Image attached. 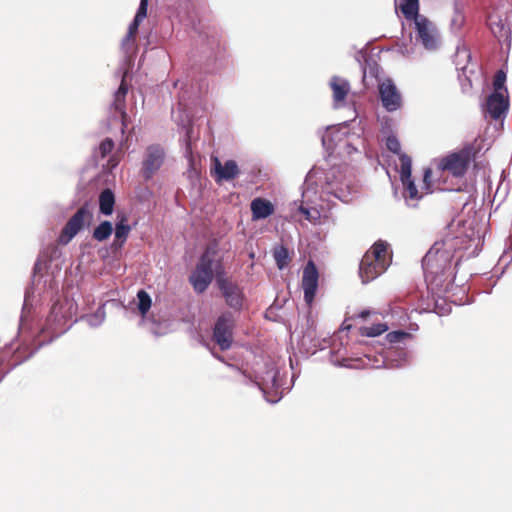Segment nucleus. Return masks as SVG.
Instances as JSON below:
<instances>
[{
  "instance_id": "nucleus-1",
  "label": "nucleus",
  "mask_w": 512,
  "mask_h": 512,
  "mask_svg": "<svg viewBox=\"0 0 512 512\" xmlns=\"http://www.w3.org/2000/svg\"><path fill=\"white\" fill-rule=\"evenodd\" d=\"M458 239L446 237L436 241L422 259L426 280L438 287H448L454 281L452 261L457 249Z\"/></svg>"
},
{
  "instance_id": "nucleus-2",
  "label": "nucleus",
  "mask_w": 512,
  "mask_h": 512,
  "mask_svg": "<svg viewBox=\"0 0 512 512\" xmlns=\"http://www.w3.org/2000/svg\"><path fill=\"white\" fill-rule=\"evenodd\" d=\"M388 245L378 240L364 254L360 262L359 275L363 283H368L386 271L390 264Z\"/></svg>"
},
{
  "instance_id": "nucleus-3",
  "label": "nucleus",
  "mask_w": 512,
  "mask_h": 512,
  "mask_svg": "<svg viewBox=\"0 0 512 512\" xmlns=\"http://www.w3.org/2000/svg\"><path fill=\"white\" fill-rule=\"evenodd\" d=\"M475 157V149L468 145L459 151L449 153L440 158L437 163V169L448 172L455 178H462L468 171V168Z\"/></svg>"
},
{
  "instance_id": "nucleus-4",
  "label": "nucleus",
  "mask_w": 512,
  "mask_h": 512,
  "mask_svg": "<svg viewBox=\"0 0 512 512\" xmlns=\"http://www.w3.org/2000/svg\"><path fill=\"white\" fill-rule=\"evenodd\" d=\"M214 255L215 251L207 248L189 277V281L197 293L206 291L213 280Z\"/></svg>"
},
{
  "instance_id": "nucleus-5",
  "label": "nucleus",
  "mask_w": 512,
  "mask_h": 512,
  "mask_svg": "<svg viewBox=\"0 0 512 512\" xmlns=\"http://www.w3.org/2000/svg\"><path fill=\"white\" fill-rule=\"evenodd\" d=\"M92 218L93 214L90 211L88 204L86 203L81 206L63 227L58 238L59 244L67 245L86 223L88 225L90 224Z\"/></svg>"
},
{
  "instance_id": "nucleus-6",
  "label": "nucleus",
  "mask_w": 512,
  "mask_h": 512,
  "mask_svg": "<svg viewBox=\"0 0 512 512\" xmlns=\"http://www.w3.org/2000/svg\"><path fill=\"white\" fill-rule=\"evenodd\" d=\"M234 326L235 321L231 313L222 314L215 322L212 339L222 351H226L232 346Z\"/></svg>"
},
{
  "instance_id": "nucleus-7",
  "label": "nucleus",
  "mask_w": 512,
  "mask_h": 512,
  "mask_svg": "<svg viewBox=\"0 0 512 512\" xmlns=\"http://www.w3.org/2000/svg\"><path fill=\"white\" fill-rule=\"evenodd\" d=\"M166 153L159 144L149 145L145 150L142 162V175L145 180H150L164 164Z\"/></svg>"
},
{
  "instance_id": "nucleus-8",
  "label": "nucleus",
  "mask_w": 512,
  "mask_h": 512,
  "mask_svg": "<svg viewBox=\"0 0 512 512\" xmlns=\"http://www.w3.org/2000/svg\"><path fill=\"white\" fill-rule=\"evenodd\" d=\"M412 160L407 154L400 155V179L403 184V197L406 201H419L422 194L411 177Z\"/></svg>"
},
{
  "instance_id": "nucleus-9",
  "label": "nucleus",
  "mask_w": 512,
  "mask_h": 512,
  "mask_svg": "<svg viewBox=\"0 0 512 512\" xmlns=\"http://www.w3.org/2000/svg\"><path fill=\"white\" fill-rule=\"evenodd\" d=\"M415 25L416 39L428 50L437 47V29L432 21L422 15L413 20Z\"/></svg>"
},
{
  "instance_id": "nucleus-10",
  "label": "nucleus",
  "mask_w": 512,
  "mask_h": 512,
  "mask_svg": "<svg viewBox=\"0 0 512 512\" xmlns=\"http://www.w3.org/2000/svg\"><path fill=\"white\" fill-rule=\"evenodd\" d=\"M239 173L240 169L236 161L227 160L222 164L218 157H211L210 174L216 183L220 184L223 181L233 180Z\"/></svg>"
},
{
  "instance_id": "nucleus-11",
  "label": "nucleus",
  "mask_w": 512,
  "mask_h": 512,
  "mask_svg": "<svg viewBox=\"0 0 512 512\" xmlns=\"http://www.w3.org/2000/svg\"><path fill=\"white\" fill-rule=\"evenodd\" d=\"M68 302L56 301L47 317V326L53 333H60L66 329L71 313L66 309Z\"/></svg>"
},
{
  "instance_id": "nucleus-12",
  "label": "nucleus",
  "mask_w": 512,
  "mask_h": 512,
  "mask_svg": "<svg viewBox=\"0 0 512 512\" xmlns=\"http://www.w3.org/2000/svg\"><path fill=\"white\" fill-rule=\"evenodd\" d=\"M319 273L315 263L309 260L304 267L302 276V288L304 290V300L308 305L314 301L318 288Z\"/></svg>"
},
{
  "instance_id": "nucleus-13",
  "label": "nucleus",
  "mask_w": 512,
  "mask_h": 512,
  "mask_svg": "<svg viewBox=\"0 0 512 512\" xmlns=\"http://www.w3.org/2000/svg\"><path fill=\"white\" fill-rule=\"evenodd\" d=\"M379 95L382 105L387 111L392 112L401 107V94L391 79H386L379 84Z\"/></svg>"
},
{
  "instance_id": "nucleus-14",
  "label": "nucleus",
  "mask_w": 512,
  "mask_h": 512,
  "mask_svg": "<svg viewBox=\"0 0 512 512\" xmlns=\"http://www.w3.org/2000/svg\"><path fill=\"white\" fill-rule=\"evenodd\" d=\"M509 109V95L500 93H491L485 102V116H489L493 120L505 117Z\"/></svg>"
},
{
  "instance_id": "nucleus-15",
  "label": "nucleus",
  "mask_w": 512,
  "mask_h": 512,
  "mask_svg": "<svg viewBox=\"0 0 512 512\" xmlns=\"http://www.w3.org/2000/svg\"><path fill=\"white\" fill-rule=\"evenodd\" d=\"M217 284L225 298L226 304L234 310H240L244 300V295L240 287L224 278H219Z\"/></svg>"
},
{
  "instance_id": "nucleus-16",
  "label": "nucleus",
  "mask_w": 512,
  "mask_h": 512,
  "mask_svg": "<svg viewBox=\"0 0 512 512\" xmlns=\"http://www.w3.org/2000/svg\"><path fill=\"white\" fill-rule=\"evenodd\" d=\"M487 22L492 34L499 41L510 40L511 29L506 16H503L497 11H493L488 15Z\"/></svg>"
},
{
  "instance_id": "nucleus-17",
  "label": "nucleus",
  "mask_w": 512,
  "mask_h": 512,
  "mask_svg": "<svg viewBox=\"0 0 512 512\" xmlns=\"http://www.w3.org/2000/svg\"><path fill=\"white\" fill-rule=\"evenodd\" d=\"M129 86L125 80V76L122 77L121 83L114 93L113 102L111 108L117 113L122 122V130L127 127L128 115L126 112V96L128 94Z\"/></svg>"
},
{
  "instance_id": "nucleus-18",
  "label": "nucleus",
  "mask_w": 512,
  "mask_h": 512,
  "mask_svg": "<svg viewBox=\"0 0 512 512\" xmlns=\"http://www.w3.org/2000/svg\"><path fill=\"white\" fill-rule=\"evenodd\" d=\"M250 209L253 220L265 219L271 216L275 211L274 205L271 201L261 197H257L252 200Z\"/></svg>"
},
{
  "instance_id": "nucleus-19",
  "label": "nucleus",
  "mask_w": 512,
  "mask_h": 512,
  "mask_svg": "<svg viewBox=\"0 0 512 512\" xmlns=\"http://www.w3.org/2000/svg\"><path fill=\"white\" fill-rule=\"evenodd\" d=\"M330 88L333 92V99L336 103L343 102L350 92L349 82L339 76H333L330 80Z\"/></svg>"
},
{
  "instance_id": "nucleus-20",
  "label": "nucleus",
  "mask_w": 512,
  "mask_h": 512,
  "mask_svg": "<svg viewBox=\"0 0 512 512\" xmlns=\"http://www.w3.org/2000/svg\"><path fill=\"white\" fill-rule=\"evenodd\" d=\"M419 8V0H402L400 4V10L408 21H413L422 16L419 14Z\"/></svg>"
},
{
  "instance_id": "nucleus-21",
  "label": "nucleus",
  "mask_w": 512,
  "mask_h": 512,
  "mask_svg": "<svg viewBox=\"0 0 512 512\" xmlns=\"http://www.w3.org/2000/svg\"><path fill=\"white\" fill-rule=\"evenodd\" d=\"M115 204L114 193L110 189H104L99 195V209L104 215H110L113 212Z\"/></svg>"
},
{
  "instance_id": "nucleus-22",
  "label": "nucleus",
  "mask_w": 512,
  "mask_h": 512,
  "mask_svg": "<svg viewBox=\"0 0 512 512\" xmlns=\"http://www.w3.org/2000/svg\"><path fill=\"white\" fill-rule=\"evenodd\" d=\"M506 78H507L506 73L502 69L496 71V73L494 74V77H493V82H492V85H493L492 93H500L502 95H504V94L509 95L508 89L505 85Z\"/></svg>"
},
{
  "instance_id": "nucleus-23",
  "label": "nucleus",
  "mask_w": 512,
  "mask_h": 512,
  "mask_svg": "<svg viewBox=\"0 0 512 512\" xmlns=\"http://www.w3.org/2000/svg\"><path fill=\"white\" fill-rule=\"evenodd\" d=\"M113 232L112 223L103 221L93 231V238L99 242L105 241Z\"/></svg>"
},
{
  "instance_id": "nucleus-24",
  "label": "nucleus",
  "mask_w": 512,
  "mask_h": 512,
  "mask_svg": "<svg viewBox=\"0 0 512 512\" xmlns=\"http://www.w3.org/2000/svg\"><path fill=\"white\" fill-rule=\"evenodd\" d=\"M273 256H274L276 265L279 269L285 268L290 261L289 251L283 245L276 247L274 249Z\"/></svg>"
},
{
  "instance_id": "nucleus-25",
  "label": "nucleus",
  "mask_w": 512,
  "mask_h": 512,
  "mask_svg": "<svg viewBox=\"0 0 512 512\" xmlns=\"http://www.w3.org/2000/svg\"><path fill=\"white\" fill-rule=\"evenodd\" d=\"M137 298L139 312L144 316L151 308V297L145 290H139Z\"/></svg>"
},
{
  "instance_id": "nucleus-26",
  "label": "nucleus",
  "mask_w": 512,
  "mask_h": 512,
  "mask_svg": "<svg viewBox=\"0 0 512 512\" xmlns=\"http://www.w3.org/2000/svg\"><path fill=\"white\" fill-rule=\"evenodd\" d=\"M388 330V326L384 323L373 324L369 327L361 328V334L367 337H376Z\"/></svg>"
},
{
  "instance_id": "nucleus-27",
  "label": "nucleus",
  "mask_w": 512,
  "mask_h": 512,
  "mask_svg": "<svg viewBox=\"0 0 512 512\" xmlns=\"http://www.w3.org/2000/svg\"><path fill=\"white\" fill-rule=\"evenodd\" d=\"M124 219L116 224L115 239L120 240L121 244L125 242L130 232V226L124 223Z\"/></svg>"
},
{
  "instance_id": "nucleus-28",
  "label": "nucleus",
  "mask_w": 512,
  "mask_h": 512,
  "mask_svg": "<svg viewBox=\"0 0 512 512\" xmlns=\"http://www.w3.org/2000/svg\"><path fill=\"white\" fill-rule=\"evenodd\" d=\"M386 148L390 152L397 154L399 157H400V155L403 154V153H401V144H400L399 140L397 139V137L394 135H390L387 137Z\"/></svg>"
},
{
  "instance_id": "nucleus-29",
  "label": "nucleus",
  "mask_w": 512,
  "mask_h": 512,
  "mask_svg": "<svg viewBox=\"0 0 512 512\" xmlns=\"http://www.w3.org/2000/svg\"><path fill=\"white\" fill-rule=\"evenodd\" d=\"M114 149V142L111 138H105L99 145V152L102 158H105Z\"/></svg>"
},
{
  "instance_id": "nucleus-30",
  "label": "nucleus",
  "mask_w": 512,
  "mask_h": 512,
  "mask_svg": "<svg viewBox=\"0 0 512 512\" xmlns=\"http://www.w3.org/2000/svg\"><path fill=\"white\" fill-rule=\"evenodd\" d=\"M140 23L141 22L138 21V19L134 18L132 23L129 25L127 35L124 39V43L135 40Z\"/></svg>"
},
{
  "instance_id": "nucleus-31",
  "label": "nucleus",
  "mask_w": 512,
  "mask_h": 512,
  "mask_svg": "<svg viewBox=\"0 0 512 512\" xmlns=\"http://www.w3.org/2000/svg\"><path fill=\"white\" fill-rule=\"evenodd\" d=\"M409 336V333L398 330V331H392L387 334V339L391 343L399 342Z\"/></svg>"
},
{
  "instance_id": "nucleus-32",
  "label": "nucleus",
  "mask_w": 512,
  "mask_h": 512,
  "mask_svg": "<svg viewBox=\"0 0 512 512\" xmlns=\"http://www.w3.org/2000/svg\"><path fill=\"white\" fill-rule=\"evenodd\" d=\"M147 7H148V0H141L139 8H138L137 13L134 18L138 19V21L142 22L143 19L147 16Z\"/></svg>"
},
{
  "instance_id": "nucleus-33",
  "label": "nucleus",
  "mask_w": 512,
  "mask_h": 512,
  "mask_svg": "<svg viewBox=\"0 0 512 512\" xmlns=\"http://www.w3.org/2000/svg\"><path fill=\"white\" fill-rule=\"evenodd\" d=\"M431 177H432V170L430 168H426L424 170L423 182L425 184V188H426L427 192L430 190Z\"/></svg>"
},
{
  "instance_id": "nucleus-34",
  "label": "nucleus",
  "mask_w": 512,
  "mask_h": 512,
  "mask_svg": "<svg viewBox=\"0 0 512 512\" xmlns=\"http://www.w3.org/2000/svg\"><path fill=\"white\" fill-rule=\"evenodd\" d=\"M10 370L11 365L7 364L3 358H0V382Z\"/></svg>"
},
{
  "instance_id": "nucleus-35",
  "label": "nucleus",
  "mask_w": 512,
  "mask_h": 512,
  "mask_svg": "<svg viewBox=\"0 0 512 512\" xmlns=\"http://www.w3.org/2000/svg\"><path fill=\"white\" fill-rule=\"evenodd\" d=\"M369 315H370V310H368V309H364V310H362V311L358 314V317H360V318H362V319H366Z\"/></svg>"
},
{
  "instance_id": "nucleus-36",
  "label": "nucleus",
  "mask_w": 512,
  "mask_h": 512,
  "mask_svg": "<svg viewBox=\"0 0 512 512\" xmlns=\"http://www.w3.org/2000/svg\"><path fill=\"white\" fill-rule=\"evenodd\" d=\"M186 151L187 153H189L191 155V146H190V143L187 144V148H186ZM190 161H192V159L190 158Z\"/></svg>"
},
{
  "instance_id": "nucleus-37",
  "label": "nucleus",
  "mask_w": 512,
  "mask_h": 512,
  "mask_svg": "<svg viewBox=\"0 0 512 512\" xmlns=\"http://www.w3.org/2000/svg\"><path fill=\"white\" fill-rule=\"evenodd\" d=\"M183 2H184V5H185L186 9H188L190 7L189 1L188 0H183Z\"/></svg>"
}]
</instances>
